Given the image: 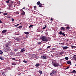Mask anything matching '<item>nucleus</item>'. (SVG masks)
I'll return each mask as SVG.
<instances>
[{
    "label": "nucleus",
    "mask_w": 76,
    "mask_h": 76,
    "mask_svg": "<svg viewBox=\"0 0 76 76\" xmlns=\"http://www.w3.org/2000/svg\"><path fill=\"white\" fill-rule=\"evenodd\" d=\"M19 25V24H18L17 25H15V26L16 27H17V26H18Z\"/></svg>",
    "instance_id": "2f4dec72"
},
{
    "label": "nucleus",
    "mask_w": 76,
    "mask_h": 76,
    "mask_svg": "<svg viewBox=\"0 0 76 76\" xmlns=\"http://www.w3.org/2000/svg\"><path fill=\"white\" fill-rule=\"evenodd\" d=\"M2 12H0V14H1V13Z\"/></svg>",
    "instance_id": "49530a36"
},
{
    "label": "nucleus",
    "mask_w": 76,
    "mask_h": 76,
    "mask_svg": "<svg viewBox=\"0 0 76 76\" xmlns=\"http://www.w3.org/2000/svg\"><path fill=\"white\" fill-rule=\"evenodd\" d=\"M15 40H16V41H20V39L18 37H15Z\"/></svg>",
    "instance_id": "0eeeda50"
},
{
    "label": "nucleus",
    "mask_w": 76,
    "mask_h": 76,
    "mask_svg": "<svg viewBox=\"0 0 76 76\" xmlns=\"http://www.w3.org/2000/svg\"><path fill=\"white\" fill-rule=\"evenodd\" d=\"M51 47V46H49L47 47V48H50Z\"/></svg>",
    "instance_id": "f704fd0d"
},
{
    "label": "nucleus",
    "mask_w": 76,
    "mask_h": 76,
    "mask_svg": "<svg viewBox=\"0 0 76 76\" xmlns=\"http://www.w3.org/2000/svg\"><path fill=\"white\" fill-rule=\"evenodd\" d=\"M21 10H23L21 9Z\"/></svg>",
    "instance_id": "864d4df0"
},
{
    "label": "nucleus",
    "mask_w": 76,
    "mask_h": 76,
    "mask_svg": "<svg viewBox=\"0 0 76 76\" xmlns=\"http://www.w3.org/2000/svg\"><path fill=\"white\" fill-rule=\"evenodd\" d=\"M14 7H15V6L14 5Z\"/></svg>",
    "instance_id": "603ef678"
},
{
    "label": "nucleus",
    "mask_w": 76,
    "mask_h": 76,
    "mask_svg": "<svg viewBox=\"0 0 76 76\" xmlns=\"http://www.w3.org/2000/svg\"><path fill=\"white\" fill-rule=\"evenodd\" d=\"M46 27H47V26H46V25L45 26V27L42 28V29H45V28H46Z\"/></svg>",
    "instance_id": "412c9836"
},
{
    "label": "nucleus",
    "mask_w": 76,
    "mask_h": 76,
    "mask_svg": "<svg viewBox=\"0 0 76 76\" xmlns=\"http://www.w3.org/2000/svg\"><path fill=\"white\" fill-rule=\"evenodd\" d=\"M39 73H40V74H42V71H41V70H39Z\"/></svg>",
    "instance_id": "a211bd4d"
},
{
    "label": "nucleus",
    "mask_w": 76,
    "mask_h": 76,
    "mask_svg": "<svg viewBox=\"0 0 76 76\" xmlns=\"http://www.w3.org/2000/svg\"><path fill=\"white\" fill-rule=\"evenodd\" d=\"M57 73V71H52V72L50 73V75L51 76H54V75Z\"/></svg>",
    "instance_id": "7ed1b4c3"
},
{
    "label": "nucleus",
    "mask_w": 76,
    "mask_h": 76,
    "mask_svg": "<svg viewBox=\"0 0 76 76\" xmlns=\"http://www.w3.org/2000/svg\"><path fill=\"white\" fill-rule=\"evenodd\" d=\"M69 69V67H67L66 68V69Z\"/></svg>",
    "instance_id": "a19ab883"
},
{
    "label": "nucleus",
    "mask_w": 76,
    "mask_h": 76,
    "mask_svg": "<svg viewBox=\"0 0 76 76\" xmlns=\"http://www.w3.org/2000/svg\"><path fill=\"white\" fill-rule=\"evenodd\" d=\"M33 26H34V25H30V26H29V28H31V27H32Z\"/></svg>",
    "instance_id": "f3484780"
},
{
    "label": "nucleus",
    "mask_w": 76,
    "mask_h": 76,
    "mask_svg": "<svg viewBox=\"0 0 76 76\" xmlns=\"http://www.w3.org/2000/svg\"><path fill=\"white\" fill-rule=\"evenodd\" d=\"M75 56L76 57V55H75Z\"/></svg>",
    "instance_id": "3c124183"
},
{
    "label": "nucleus",
    "mask_w": 76,
    "mask_h": 76,
    "mask_svg": "<svg viewBox=\"0 0 76 76\" xmlns=\"http://www.w3.org/2000/svg\"><path fill=\"white\" fill-rule=\"evenodd\" d=\"M12 59H13V60H15V58H12Z\"/></svg>",
    "instance_id": "a18cd8bd"
},
{
    "label": "nucleus",
    "mask_w": 76,
    "mask_h": 76,
    "mask_svg": "<svg viewBox=\"0 0 76 76\" xmlns=\"http://www.w3.org/2000/svg\"><path fill=\"white\" fill-rule=\"evenodd\" d=\"M15 34L16 35H19V34H20L19 33V32H17L15 33Z\"/></svg>",
    "instance_id": "9b49d317"
},
{
    "label": "nucleus",
    "mask_w": 76,
    "mask_h": 76,
    "mask_svg": "<svg viewBox=\"0 0 76 76\" xmlns=\"http://www.w3.org/2000/svg\"><path fill=\"white\" fill-rule=\"evenodd\" d=\"M72 48H74V47H75V46H71Z\"/></svg>",
    "instance_id": "58836bf2"
},
{
    "label": "nucleus",
    "mask_w": 76,
    "mask_h": 76,
    "mask_svg": "<svg viewBox=\"0 0 76 76\" xmlns=\"http://www.w3.org/2000/svg\"><path fill=\"white\" fill-rule=\"evenodd\" d=\"M12 3H13V2H12Z\"/></svg>",
    "instance_id": "6e6d98bb"
},
{
    "label": "nucleus",
    "mask_w": 76,
    "mask_h": 76,
    "mask_svg": "<svg viewBox=\"0 0 76 76\" xmlns=\"http://www.w3.org/2000/svg\"><path fill=\"white\" fill-rule=\"evenodd\" d=\"M12 65H13L14 66H15V65H16V64L14 63H12Z\"/></svg>",
    "instance_id": "c756f323"
},
{
    "label": "nucleus",
    "mask_w": 76,
    "mask_h": 76,
    "mask_svg": "<svg viewBox=\"0 0 76 76\" xmlns=\"http://www.w3.org/2000/svg\"><path fill=\"white\" fill-rule=\"evenodd\" d=\"M37 5H39V4H41V3L39 1L37 3Z\"/></svg>",
    "instance_id": "2eb2a0df"
},
{
    "label": "nucleus",
    "mask_w": 76,
    "mask_h": 76,
    "mask_svg": "<svg viewBox=\"0 0 76 76\" xmlns=\"http://www.w3.org/2000/svg\"><path fill=\"white\" fill-rule=\"evenodd\" d=\"M5 46H6V47H7H7H9V46H8V45H5Z\"/></svg>",
    "instance_id": "72a5a7b5"
},
{
    "label": "nucleus",
    "mask_w": 76,
    "mask_h": 76,
    "mask_svg": "<svg viewBox=\"0 0 76 76\" xmlns=\"http://www.w3.org/2000/svg\"><path fill=\"white\" fill-rule=\"evenodd\" d=\"M23 62H24V63H28V61H23Z\"/></svg>",
    "instance_id": "c85d7f7f"
},
{
    "label": "nucleus",
    "mask_w": 76,
    "mask_h": 76,
    "mask_svg": "<svg viewBox=\"0 0 76 76\" xmlns=\"http://www.w3.org/2000/svg\"><path fill=\"white\" fill-rule=\"evenodd\" d=\"M19 14V12H17V14Z\"/></svg>",
    "instance_id": "de8ad7c7"
},
{
    "label": "nucleus",
    "mask_w": 76,
    "mask_h": 76,
    "mask_svg": "<svg viewBox=\"0 0 76 76\" xmlns=\"http://www.w3.org/2000/svg\"><path fill=\"white\" fill-rule=\"evenodd\" d=\"M6 32H7V30H4L2 31V34H4V33H6Z\"/></svg>",
    "instance_id": "6e6552de"
},
{
    "label": "nucleus",
    "mask_w": 76,
    "mask_h": 76,
    "mask_svg": "<svg viewBox=\"0 0 76 76\" xmlns=\"http://www.w3.org/2000/svg\"><path fill=\"white\" fill-rule=\"evenodd\" d=\"M14 51H15L16 52V51H17V50L16 49H15L14 50Z\"/></svg>",
    "instance_id": "ea45409f"
},
{
    "label": "nucleus",
    "mask_w": 76,
    "mask_h": 76,
    "mask_svg": "<svg viewBox=\"0 0 76 76\" xmlns=\"http://www.w3.org/2000/svg\"><path fill=\"white\" fill-rule=\"evenodd\" d=\"M59 54H60V55H62V54H63V52H61L59 53Z\"/></svg>",
    "instance_id": "6ab92c4d"
},
{
    "label": "nucleus",
    "mask_w": 76,
    "mask_h": 76,
    "mask_svg": "<svg viewBox=\"0 0 76 76\" xmlns=\"http://www.w3.org/2000/svg\"><path fill=\"white\" fill-rule=\"evenodd\" d=\"M52 64L53 66H54V67H58V66L59 65V64H58V63L57 62H52Z\"/></svg>",
    "instance_id": "f03ea898"
},
{
    "label": "nucleus",
    "mask_w": 76,
    "mask_h": 76,
    "mask_svg": "<svg viewBox=\"0 0 76 76\" xmlns=\"http://www.w3.org/2000/svg\"><path fill=\"white\" fill-rule=\"evenodd\" d=\"M23 51H25V50L24 49H21L20 50L21 52H23Z\"/></svg>",
    "instance_id": "b1692460"
},
{
    "label": "nucleus",
    "mask_w": 76,
    "mask_h": 76,
    "mask_svg": "<svg viewBox=\"0 0 76 76\" xmlns=\"http://www.w3.org/2000/svg\"><path fill=\"white\" fill-rule=\"evenodd\" d=\"M41 43H42V42H38V44H41Z\"/></svg>",
    "instance_id": "e433bc0d"
},
{
    "label": "nucleus",
    "mask_w": 76,
    "mask_h": 76,
    "mask_svg": "<svg viewBox=\"0 0 76 76\" xmlns=\"http://www.w3.org/2000/svg\"><path fill=\"white\" fill-rule=\"evenodd\" d=\"M50 20H53V18H51V19H50Z\"/></svg>",
    "instance_id": "c03bdc74"
},
{
    "label": "nucleus",
    "mask_w": 76,
    "mask_h": 76,
    "mask_svg": "<svg viewBox=\"0 0 76 76\" xmlns=\"http://www.w3.org/2000/svg\"><path fill=\"white\" fill-rule=\"evenodd\" d=\"M35 66L36 67H38V66H39V64H37L35 65Z\"/></svg>",
    "instance_id": "ddd939ff"
},
{
    "label": "nucleus",
    "mask_w": 76,
    "mask_h": 76,
    "mask_svg": "<svg viewBox=\"0 0 76 76\" xmlns=\"http://www.w3.org/2000/svg\"><path fill=\"white\" fill-rule=\"evenodd\" d=\"M22 26H19V27H18V28H21Z\"/></svg>",
    "instance_id": "c9c22d12"
},
{
    "label": "nucleus",
    "mask_w": 76,
    "mask_h": 76,
    "mask_svg": "<svg viewBox=\"0 0 76 76\" xmlns=\"http://www.w3.org/2000/svg\"><path fill=\"white\" fill-rule=\"evenodd\" d=\"M74 76H76V75H75Z\"/></svg>",
    "instance_id": "4d7b16f0"
},
{
    "label": "nucleus",
    "mask_w": 76,
    "mask_h": 76,
    "mask_svg": "<svg viewBox=\"0 0 76 76\" xmlns=\"http://www.w3.org/2000/svg\"><path fill=\"white\" fill-rule=\"evenodd\" d=\"M71 73H76V71L75 70H73L71 72Z\"/></svg>",
    "instance_id": "f8f14e48"
},
{
    "label": "nucleus",
    "mask_w": 76,
    "mask_h": 76,
    "mask_svg": "<svg viewBox=\"0 0 76 76\" xmlns=\"http://www.w3.org/2000/svg\"><path fill=\"white\" fill-rule=\"evenodd\" d=\"M34 9H36L37 8V6H34Z\"/></svg>",
    "instance_id": "4c0bfd02"
},
{
    "label": "nucleus",
    "mask_w": 76,
    "mask_h": 76,
    "mask_svg": "<svg viewBox=\"0 0 76 76\" xmlns=\"http://www.w3.org/2000/svg\"><path fill=\"white\" fill-rule=\"evenodd\" d=\"M59 44H61V43H59Z\"/></svg>",
    "instance_id": "5fc2aeb1"
},
{
    "label": "nucleus",
    "mask_w": 76,
    "mask_h": 76,
    "mask_svg": "<svg viewBox=\"0 0 76 76\" xmlns=\"http://www.w3.org/2000/svg\"><path fill=\"white\" fill-rule=\"evenodd\" d=\"M6 50H7V51H9V50H10V48L8 47L7 48H6Z\"/></svg>",
    "instance_id": "1a4fd4ad"
},
{
    "label": "nucleus",
    "mask_w": 76,
    "mask_h": 76,
    "mask_svg": "<svg viewBox=\"0 0 76 76\" xmlns=\"http://www.w3.org/2000/svg\"><path fill=\"white\" fill-rule=\"evenodd\" d=\"M65 60H68V59H69V58L67 57H66L65 58Z\"/></svg>",
    "instance_id": "bb28decb"
},
{
    "label": "nucleus",
    "mask_w": 76,
    "mask_h": 76,
    "mask_svg": "<svg viewBox=\"0 0 76 76\" xmlns=\"http://www.w3.org/2000/svg\"><path fill=\"white\" fill-rule=\"evenodd\" d=\"M0 59H1V60H4V59L3 58V57H0Z\"/></svg>",
    "instance_id": "dca6fc26"
},
{
    "label": "nucleus",
    "mask_w": 76,
    "mask_h": 76,
    "mask_svg": "<svg viewBox=\"0 0 76 76\" xmlns=\"http://www.w3.org/2000/svg\"><path fill=\"white\" fill-rule=\"evenodd\" d=\"M2 23V22L1 20H0V23Z\"/></svg>",
    "instance_id": "79ce46f5"
},
{
    "label": "nucleus",
    "mask_w": 76,
    "mask_h": 76,
    "mask_svg": "<svg viewBox=\"0 0 76 76\" xmlns=\"http://www.w3.org/2000/svg\"><path fill=\"white\" fill-rule=\"evenodd\" d=\"M22 15H25V12H23L22 13Z\"/></svg>",
    "instance_id": "a878e982"
},
{
    "label": "nucleus",
    "mask_w": 76,
    "mask_h": 76,
    "mask_svg": "<svg viewBox=\"0 0 76 76\" xmlns=\"http://www.w3.org/2000/svg\"><path fill=\"white\" fill-rule=\"evenodd\" d=\"M24 34H26V35H28L29 34V32H25Z\"/></svg>",
    "instance_id": "5701e85b"
},
{
    "label": "nucleus",
    "mask_w": 76,
    "mask_h": 76,
    "mask_svg": "<svg viewBox=\"0 0 76 76\" xmlns=\"http://www.w3.org/2000/svg\"><path fill=\"white\" fill-rule=\"evenodd\" d=\"M23 9H25V7H24Z\"/></svg>",
    "instance_id": "09e8293b"
},
{
    "label": "nucleus",
    "mask_w": 76,
    "mask_h": 76,
    "mask_svg": "<svg viewBox=\"0 0 76 76\" xmlns=\"http://www.w3.org/2000/svg\"><path fill=\"white\" fill-rule=\"evenodd\" d=\"M0 54H3V51L1 50H0Z\"/></svg>",
    "instance_id": "4be33fe9"
},
{
    "label": "nucleus",
    "mask_w": 76,
    "mask_h": 76,
    "mask_svg": "<svg viewBox=\"0 0 76 76\" xmlns=\"http://www.w3.org/2000/svg\"><path fill=\"white\" fill-rule=\"evenodd\" d=\"M61 31H64L65 30V28L64 27H61Z\"/></svg>",
    "instance_id": "9d476101"
},
{
    "label": "nucleus",
    "mask_w": 76,
    "mask_h": 76,
    "mask_svg": "<svg viewBox=\"0 0 76 76\" xmlns=\"http://www.w3.org/2000/svg\"><path fill=\"white\" fill-rule=\"evenodd\" d=\"M74 58H75V60H76V57H74Z\"/></svg>",
    "instance_id": "37998d69"
},
{
    "label": "nucleus",
    "mask_w": 76,
    "mask_h": 76,
    "mask_svg": "<svg viewBox=\"0 0 76 76\" xmlns=\"http://www.w3.org/2000/svg\"><path fill=\"white\" fill-rule=\"evenodd\" d=\"M41 58H43V59H46V58H48V57L45 56H41Z\"/></svg>",
    "instance_id": "20e7f679"
},
{
    "label": "nucleus",
    "mask_w": 76,
    "mask_h": 76,
    "mask_svg": "<svg viewBox=\"0 0 76 76\" xmlns=\"http://www.w3.org/2000/svg\"><path fill=\"white\" fill-rule=\"evenodd\" d=\"M6 2L7 3H9V1L8 0L6 1Z\"/></svg>",
    "instance_id": "7c9ffc66"
},
{
    "label": "nucleus",
    "mask_w": 76,
    "mask_h": 76,
    "mask_svg": "<svg viewBox=\"0 0 76 76\" xmlns=\"http://www.w3.org/2000/svg\"><path fill=\"white\" fill-rule=\"evenodd\" d=\"M59 34L60 35H63V36H66V35H65V34L64 33H63V32L61 31H60L59 32Z\"/></svg>",
    "instance_id": "39448f33"
},
{
    "label": "nucleus",
    "mask_w": 76,
    "mask_h": 76,
    "mask_svg": "<svg viewBox=\"0 0 76 76\" xmlns=\"http://www.w3.org/2000/svg\"><path fill=\"white\" fill-rule=\"evenodd\" d=\"M8 15V14H7V13H4L3 14V15Z\"/></svg>",
    "instance_id": "cd10ccee"
},
{
    "label": "nucleus",
    "mask_w": 76,
    "mask_h": 76,
    "mask_svg": "<svg viewBox=\"0 0 76 76\" xmlns=\"http://www.w3.org/2000/svg\"><path fill=\"white\" fill-rule=\"evenodd\" d=\"M67 63V64H71L72 63L70 61H67V62H66Z\"/></svg>",
    "instance_id": "4468645a"
},
{
    "label": "nucleus",
    "mask_w": 76,
    "mask_h": 76,
    "mask_svg": "<svg viewBox=\"0 0 76 76\" xmlns=\"http://www.w3.org/2000/svg\"><path fill=\"white\" fill-rule=\"evenodd\" d=\"M40 39L44 41L45 42H47V41H48V37L44 36H42L40 37Z\"/></svg>",
    "instance_id": "f257e3e1"
},
{
    "label": "nucleus",
    "mask_w": 76,
    "mask_h": 76,
    "mask_svg": "<svg viewBox=\"0 0 76 76\" xmlns=\"http://www.w3.org/2000/svg\"><path fill=\"white\" fill-rule=\"evenodd\" d=\"M39 50H41V49H39Z\"/></svg>",
    "instance_id": "8fccbe9b"
},
{
    "label": "nucleus",
    "mask_w": 76,
    "mask_h": 76,
    "mask_svg": "<svg viewBox=\"0 0 76 76\" xmlns=\"http://www.w3.org/2000/svg\"><path fill=\"white\" fill-rule=\"evenodd\" d=\"M15 20L13 18H12V22H13Z\"/></svg>",
    "instance_id": "473e14b6"
},
{
    "label": "nucleus",
    "mask_w": 76,
    "mask_h": 76,
    "mask_svg": "<svg viewBox=\"0 0 76 76\" xmlns=\"http://www.w3.org/2000/svg\"><path fill=\"white\" fill-rule=\"evenodd\" d=\"M62 48H63V50H66V49H67L68 48V47L67 46H62Z\"/></svg>",
    "instance_id": "423d86ee"
},
{
    "label": "nucleus",
    "mask_w": 76,
    "mask_h": 76,
    "mask_svg": "<svg viewBox=\"0 0 76 76\" xmlns=\"http://www.w3.org/2000/svg\"><path fill=\"white\" fill-rule=\"evenodd\" d=\"M66 29H68V30H69V29H70V27H66Z\"/></svg>",
    "instance_id": "aec40b11"
},
{
    "label": "nucleus",
    "mask_w": 76,
    "mask_h": 76,
    "mask_svg": "<svg viewBox=\"0 0 76 76\" xmlns=\"http://www.w3.org/2000/svg\"><path fill=\"white\" fill-rule=\"evenodd\" d=\"M39 6L40 7H42V4H40L39 5Z\"/></svg>",
    "instance_id": "393cba45"
}]
</instances>
